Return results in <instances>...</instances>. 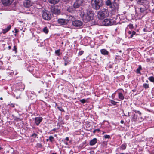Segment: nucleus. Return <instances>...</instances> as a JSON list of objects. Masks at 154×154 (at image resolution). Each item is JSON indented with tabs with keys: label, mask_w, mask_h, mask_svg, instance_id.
<instances>
[{
	"label": "nucleus",
	"mask_w": 154,
	"mask_h": 154,
	"mask_svg": "<svg viewBox=\"0 0 154 154\" xmlns=\"http://www.w3.org/2000/svg\"><path fill=\"white\" fill-rule=\"evenodd\" d=\"M103 4V0H94L92 7L94 9L97 10L99 9Z\"/></svg>",
	"instance_id": "nucleus-3"
},
{
	"label": "nucleus",
	"mask_w": 154,
	"mask_h": 154,
	"mask_svg": "<svg viewBox=\"0 0 154 154\" xmlns=\"http://www.w3.org/2000/svg\"><path fill=\"white\" fill-rule=\"evenodd\" d=\"M2 64V61H0V64Z\"/></svg>",
	"instance_id": "nucleus-54"
},
{
	"label": "nucleus",
	"mask_w": 154,
	"mask_h": 154,
	"mask_svg": "<svg viewBox=\"0 0 154 154\" xmlns=\"http://www.w3.org/2000/svg\"><path fill=\"white\" fill-rule=\"evenodd\" d=\"M24 88H22V90H23L24 89Z\"/></svg>",
	"instance_id": "nucleus-61"
},
{
	"label": "nucleus",
	"mask_w": 154,
	"mask_h": 154,
	"mask_svg": "<svg viewBox=\"0 0 154 154\" xmlns=\"http://www.w3.org/2000/svg\"><path fill=\"white\" fill-rule=\"evenodd\" d=\"M0 100H3V98H2V97H1V98H0Z\"/></svg>",
	"instance_id": "nucleus-56"
},
{
	"label": "nucleus",
	"mask_w": 154,
	"mask_h": 154,
	"mask_svg": "<svg viewBox=\"0 0 154 154\" xmlns=\"http://www.w3.org/2000/svg\"><path fill=\"white\" fill-rule=\"evenodd\" d=\"M68 58V57H64L63 58L64 61V65L65 66H66L69 63L68 62L67 60Z\"/></svg>",
	"instance_id": "nucleus-25"
},
{
	"label": "nucleus",
	"mask_w": 154,
	"mask_h": 154,
	"mask_svg": "<svg viewBox=\"0 0 154 154\" xmlns=\"http://www.w3.org/2000/svg\"><path fill=\"white\" fill-rule=\"evenodd\" d=\"M111 103L112 104H113L114 105H116L117 103L116 102L112 100H111Z\"/></svg>",
	"instance_id": "nucleus-37"
},
{
	"label": "nucleus",
	"mask_w": 154,
	"mask_h": 154,
	"mask_svg": "<svg viewBox=\"0 0 154 154\" xmlns=\"http://www.w3.org/2000/svg\"><path fill=\"white\" fill-rule=\"evenodd\" d=\"M65 144L66 145H68V143L67 142H65Z\"/></svg>",
	"instance_id": "nucleus-52"
},
{
	"label": "nucleus",
	"mask_w": 154,
	"mask_h": 154,
	"mask_svg": "<svg viewBox=\"0 0 154 154\" xmlns=\"http://www.w3.org/2000/svg\"><path fill=\"white\" fill-rule=\"evenodd\" d=\"M15 30V32L14 33H15V35H16V33L19 32V30H18L17 29H16V28H15L14 29Z\"/></svg>",
	"instance_id": "nucleus-39"
},
{
	"label": "nucleus",
	"mask_w": 154,
	"mask_h": 154,
	"mask_svg": "<svg viewBox=\"0 0 154 154\" xmlns=\"http://www.w3.org/2000/svg\"><path fill=\"white\" fill-rule=\"evenodd\" d=\"M67 11L69 12L72 13L75 11V8L72 6H69L67 8Z\"/></svg>",
	"instance_id": "nucleus-17"
},
{
	"label": "nucleus",
	"mask_w": 154,
	"mask_h": 154,
	"mask_svg": "<svg viewBox=\"0 0 154 154\" xmlns=\"http://www.w3.org/2000/svg\"><path fill=\"white\" fill-rule=\"evenodd\" d=\"M143 87L145 89L148 88L149 87V85L146 83H144L143 85Z\"/></svg>",
	"instance_id": "nucleus-31"
},
{
	"label": "nucleus",
	"mask_w": 154,
	"mask_h": 154,
	"mask_svg": "<svg viewBox=\"0 0 154 154\" xmlns=\"http://www.w3.org/2000/svg\"><path fill=\"white\" fill-rule=\"evenodd\" d=\"M132 34L134 35H135L136 34V33L135 31H133L132 32Z\"/></svg>",
	"instance_id": "nucleus-45"
},
{
	"label": "nucleus",
	"mask_w": 154,
	"mask_h": 154,
	"mask_svg": "<svg viewBox=\"0 0 154 154\" xmlns=\"http://www.w3.org/2000/svg\"><path fill=\"white\" fill-rule=\"evenodd\" d=\"M84 53V51H80L78 53V56H80L82 55Z\"/></svg>",
	"instance_id": "nucleus-33"
},
{
	"label": "nucleus",
	"mask_w": 154,
	"mask_h": 154,
	"mask_svg": "<svg viewBox=\"0 0 154 154\" xmlns=\"http://www.w3.org/2000/svg\"><path fill=\"white\" fill-rule=\"evenodd\" d=\"M69 22V20L64 19H59L57 20L58 23L61 25L67 24Z\"/></svg>",
	"instance_id": "nucleus-10"
},
{
	"label": "nucleus",
	"mask_w": 154,
	"mask_h": 154,
	"mask_svg": "<svg viewBox=\"0 0 154 154\" xmlns=\"http://www.w3.org/2000/svg\"><path fill=\"white\" fill-rule=\"evenodd\" d=\"M128 33L129 34H132V32H131V31H129L128 32Z\"/></svg>",
	"instance_id": "nucleus-49"
},
{
	"label": "nucleus",
	"mask_w": 154,
	"mask_h": 154,
	"mask_svg": "<svg viewBox=\"0 0 154 154\" xmlns=\"http://www.w3.org/2000/svg\"><path fill=\"white\" fill-rule=\"evenodd\" d=\"M48 139H47V141H48Z\"/></svg>",
	"instance_id": "nucleus-63"
},
{
	"label": "nucleus",
	"mask_w": 154,
	"mask_h": 154,
	"mask_svg": "<svg viewBox=\"0 0 154 154\" xmlns=\"http://www.w3.org/2000/svg\"><path fill=\"white\" fill-rule=\"evenodd\" d=\"M109 15V12L107 9L103 8L99 11L97 14L98 18L100 20H103L107 17Z\"/></svg>",
	"instance_id": "nucleus-2"
},
{
	"label": "nucleus",
	"mask_w": 154,
	"mask_h": 154,
	"mask_svg": "<svg viewBox=\"0 0 154 154\" xmlns=\"http://www.w3.org/2000/svg\"><path fill=\"white\" fill-rule=\"evenodd\" d=\"M124 121L123 120H121V123L122 124H123L124 123Z\"/></svg>",
	"instance_id": "nucleus-51"
},
{
	"label": "nucleus",
	"mask_w": 154,
	"mask_h": 154,
	"mask_svg": "<svg viewBox=\"0 0 154 154\" xmlns=\"http://www.w3.org/2000/svg\"><path fill=\"white\" fill-rule=\"evenodd\" d=\"M105 138H109L110 137V136L108 135H105L104 136Z\"/></svg>",
	"instance_id": "nucleus-38"
},
{
	"label": "nucleus",
	"mask_w": 154,
	"mask_h": 154,
	"mask_svg": "<svg viewBox=\"0 0 154 154\" xmlns=\"http://www.w3.org/2000/svg\"><path fill=\"white\" fill-rule=\"evenodd\" d=\"M112 20L110 19H106L102 22L103 24L106 26H111L113 24H116V22L114 21L112 22Z\"/></svg>",
	"instance_id": "nucleus-6"
},
{
	"label": "nucleus",
	"mask_w": 154,
	"mask_h": 154,
	"mask_svg": "<svg viewBox=\"0 0 154 154\" xmlns=\"http://www.w3.org/2000/svg\"><path fill=\"white\" fill-rule=\"evenodd\" d=\"M134 112H135L136 113H138L140 115H141V113L139 111H137L136 110H134Z\"/></svg>",
	"instance_id": "nucleus-36"
},
{
	"label": "nucleus",
	"mask_w": 154,
	"mask_h": 154,
	"mask_svg": "<svg viewBox=\"0 0 154 154\" xmlns=\"http://www.w3.org/2000/svg\"><path fill=\"white\" fill-rule=\"evenodd\" d=\"M64 2L66 3L69 2L70 0H63Z\"/></svg>",
	"instance_id": "nucleus-43"
},
{
	"label": "nucleus",
	"mask_w": 154,
	"mask_h": 154,
	"mask_svg": "<svg viewBox=\"0 0 154 154\" xmlns=\"http://www.w3.org/2000/svg\"><path fill=\"white\" fill-rule=\"evenodd\" d=\"M146 9H146L140 8V11L141 13H143L145 15L146 14H147Z\"/></svg>",
	"instance_id": "nucleus-19"
},
{
	"label": "nucleus",
	"mask_w": 154,
	"mask_h": 154,
	"mask_svg": "<svg viewBox=\"0 0 154 154\" xmlns=\"http://www.w3.org/2000/svg\"><path fill=\"white\" fill-rule=\"evenodd\" d=\"M13 1V0H2V3L5 6L10 5Z\"/></svg>",
	"instance_id": "nucleus-11"
},
{
	"label": "nucleus",
	"mask_w": 154,
	"mask_h": 154,
	"mask_svg": "<svg viewBox=\"0 0 154 154\" xmlns=\"http://www.w3.org/2000/svg\"><path fill=\"white\" fill-rule=\"evenodd\" d=\"M126 145L125 143H124V144H122L121 145V146L120 147V149L122 150H124L126 149Z\"/></svg>",
	"instance_id": "nucleus-26"
},
{
	"label": "nucleus",
	"mask_w": 154,
	"mask_h": 154,
	"mask_svg": "<svg viewBox=\"0 0 154 154\" xmlns=\"http://www.w3.org/2000/svg\"><path fill=\"white\" fill-rule=\"evenodd\" d=\"M8 49L10 50L11 49V47L10 46H9L8 47Z\"/></svg>",
	"instance_id": "nucleus-50"
},
{
	"label": "nucleus",
	"mask_w": 154,
	"mask_h": 154,
	"mask_svg": "<svg viewBox=\"0 0 154 154\" xmlns=\"http://www.w3.org/2000/svg\"><path fill=\"white\" fill-rule=\"evenodd\" d=\"M22 29H23V28H22L21 29H20V30H22Z\"/></svg>",
	"instance_id": "nucleus-62"
},
{
	"label": "nucleus",
	"mask_w": 154,
	"mask_h": 154,
	"mask_svg": "<svg viewBox=\"0 0 154 154\" xmlns=\"http://www.w3.org/2000/svg\"><path fill=\"white\" fill-rule=\"evenodd\" d=\"M112 3L110 1V0H107L106 2V4L107 6H109V7L111 6Z\"/></svg>",
	"instance_id": "nucleus-24"
},
{
	"label": "nucleus",
	"mask_w": 154,
	"mask_h": 154,
	"mask_svg": "<svg viewBox=\"0 0 154 154\" xmlns=\"http://www.w3.org/2000/svg\"><path fill=\"white\" fill-rule=\"evenodd\" d=\"M52 154H56L54 153H52Z\"/></svg>",
	"instance_id": "nucleus-64"
},
{
	"label": "nucleus",
	"mask_w": 154,
	"mask_h": 154,
	"mask_svg": "<svg viewBox=\"0 0 154 154\" xmlns=\"http://www.w3.org/2000/svg\"><path fill=\"white\" fill-rule=\"evenodd\" d=\"M137 117L136 116L135 114H134L132 120L134 121H137Z\"/></svg>",
	"instance_id": "nucleus-32"
},
{
	"label": "nucleus",
	"mask_w": 154,
	"mask_h": 154,
	"mask_svg": "<svg viewBox=\"0 0 154 154\" xmlns=\"http://www.w3.org/2000/svg\"><path fill=\"white\" fill-rule=\"evenodd\" d=\"M41 117H37L35 118V122L36 125H38L42 120Z\"/></svg>",
	"instance_id": "nucleus-15"
},
{
	"label": "nucleus",
	"mask_w": 154,
	"mask_h": 154,
	"mask_svg": "<svg viewBox=\"0 0 154 154\" xmlns=\"http://www.w3.org/2000/svg\"><path fill=\"white\" fill-rule=\"evenodd\" d=\"M49 140L51 142H52L54 141V138L52 136H50L49 137Z\"/></svg>",
	"instance_id": "nucleus-30"
},
{
	"label": "nucleus",
	"mask_w": 154,
	"mask_h": 154,
	"mask_svg": "<svg viewBox=\"0 0 154 154\" xmlns=\"http://www.w3.org/2000/svg\"><path fill=\"white\" fill-rule=\"evenodd\" d=\"M24 2L23 5L26 8H29L32 5V2L30 0H25Z\"/></svg>",
	"instance_id": "nucleus-13"
},
{
	"label": "nucleus",
	"mask_w": 154,
	"mask_h": 154,
	"mask_svg": "<svg viewBox=\"0 0 154 154\" xmlns=\"http://www.w3.org/2000/svg\"><path fill=\"white\" fill-rule=\"evenodd\" d=\"M55 53L58 56H60L61 54L60 53V49H59L56 50L55 51Z\"/></svg>",
	"instance_id": "nucleus-23"
},
{
	"label": "nucleus",
	"mask_w": 154,
	"mask_h": 154,
	"mask_svg": "<svg viewBox=\"0 0 154 154\" xmlns=\"http://www.w3.org/2000/svg\"><path fill=\"white\" fill-rule=\"evenodd\" d=\"M57 108L60 110L61 111H64L63 109L61 107H58Z\"/></svg>",
	"instance_id": "nucleus-40"
},
{
	"label": "nucleus",
	"mask_w": 154,
	"mask_h": 154,
	"mask_svg": "<svg viewBox=\"0 0 154 154\" xmlns=\"http://www.w3.org/2000/svg\"><path fill=\"white\" fill-rule=\"evenodd\" d=\"M85 2L84 0H76L74 3L73 7L74 8H78Z\"/></svg>",
	"instance_id": "nucleus-7"
},
{
	"label": "nucleus",
	"mask_w": 154,
	"mask_h": 154,
	"mask_svg": "<svg viewBox=\"0 0 154 154\" xmlns=\"http://www.w3.org/2000/svg\"><path fill=\"white\" fill-rule=\"evenodd\" d=\"M43 31L45 33L47 34L49 32V30L47 27L46 26L43 29Z\"/></svg>",
	"instance_id": "nucleus-22"
},
{
	"label": "nucleus",
	"mask_w": 154,
	"mask_h": 154,
	"mask_svg": "<svg viewBox=\"0 0 154 154\" xmlns=\"http://www.w3.org/2000/svg\"><path fill=\"white\" fill-rule=\"evenodd\" d=\"M112 11H117L119 8V4L114 2L112 3L111 6L110 7Z\"/></svg>",
	"instance_id": "nucleus-8"
},
{
	"label": "nucleus",
	"mask_w": 154,
	"mask_h": 154,
	"mask_svg": "<svg viewBox=\"0 0 154 154\" xmlns=\"http://www.w3.org/2000/svg\"><path fill=\"white\" fill-rule=\"evenodd\" d=\"M133 35H133L132 34H131V35H130V37L131 38H133Z\"/></svg>",
	"instance_id": "nucleus-48"
},
{
	"label": "nucleus",
	"mask_w": 154,
	"mask_h": 154,
	"mask_svg": "<svg viewBox=\"0 0 154 154\" xmlns=\"http://www.w3.org/2000/svg\"><path fill=\"white\" fill-rule=\"evenodd\" d=\"M80 101L82 103H84L86 102V100L85 99L80 100Z\"/></svg>",
	"instance_id": "nucleus-34"
},
{
	"label": "nucleus",
	"mask_w": 154,
	"mask_h": 154,
	"mask_svg": "<svg viewBox=\"0 0 154 154\" xmlns=\"http://www.w3.org/2000/svg\"><path fill=\"white\" fill-rule=\"evenodd\" d=\"M149 1L147 0H145L142 2V4H140V5H143L146 8L148 9L149 8Z\"/></svg>",
	"instance_id": "nucleus-12"
},
{
	"label": "nucleus",
	"mask_w": 154,
	"mask_h": 154,
	"mask_svg": "<svg viewBox=\"0 0 154 154\" xmlns=\"http://www.w3.org/2000/svg\"><path fill=\"white\" fill-rule=\"evenodd\" d=\"M94 17V12L91 10H88L86 13L83 14L82 18L85 22L92 20Z\"/></svg>",
	"instance_id": "nucleus-1"
},
{
	"label": "nucleus",
	"mask_w": 154,
	"mask_h": 154,
	"mask_svg": "<svg viewBox=\"0 0 154 154\" xmlns=\"http://www.w3.org/2000/svg\"><path fill=\"white\" fill-rule=\"evenodd\" d=\"M10 106H11L12 107H14V105L13 104H11L10 105Z\"/></svg>",
	"instance_id": "nucleus-46"
},
{
	"label": "nucleus",
	"mask_w": 154,
	"mask_h": 154,
	"mask_svg": "<svg viewBox=\"0 0 154 154\" xmlns=\"http://www.w3.org/2000/svg\"><path fill=\"white\" fill-rule=\"evenodd\" d=\"M37 146L38 147H41L42 146V145L40 143H38L37 144Z\"/></svg>",
	"instance_id": "nucleus-44"
},
{
	"label": "nucleus",
	"mask_w": 154,
	"mask_h": 154,
	"mask_svg": "<svg viewBox=\"0 0 154 154\" xmlns=\"http://www.w3.org/2000/svg\"><path fill=\"white\" fill-rule=\"evenodd\" d=\"M42 16L43 19L47 20H50L51 17L50 12L48 11H43L42 13Z\"/></svg>",
	"instance_id": "nucleus-4"
},
{
	"label": "nucleus",
	"mask_w": 154,
	"mask_h": 154,
	"mask_svg": "<svg viewBox=\"0 0 154 154\" xmlns=\"http://www.w3.org/2000/svg\"><path fill=\"white\" fill-rule=\"evenodd\" d=\"M51 12L54 14L59 15L60 13V11L59 7L57 6H52L51 8Z\"/></svg>",
	"instance_id": "nucleus-5"
},
{
	"label": "nucleus",
	"mask_w": 154,
	"mask_h": 154,
	"mask_svg": "<svg viewBox=\"0 0 154 154\" xmlns=\"http://www.w3.org/2000/svg\"><path fill=\"white\" fill-rule=\"evenodd\" d=\"M148 79L152 82H154V77H150L148 78Z\"/></svg>",
	"instance_id": "nucleus-29"
},
{
	"label": "nucleus",
	"mask_w": 154,
	"mask_h": 154,
	"mask_svg": "<svg viewBox=\"0 0 154 154\" xmlns=\"http://www.w3.org/2000/svg\"><path fill=\"white\" fill-rule=\"evenodd\" d=\"M13 51L15 52V53H16L17 52V47L14 45L13 47V48L12 49Z\"/></svg>",
	"instance_id": "nucleus-27"
},
{
	"label": "nucleus",
	"mask_w": 154,
	"mask_h": 154,
	"mask_svg": "<svg viewBox=\"0 0 154 154\" xmlns=\"http://www.w3.org/2000/svg\"><path fill=\"white\" fill-rule=\"evenodd\" d=\"M100 52H101V53L103 55H108L109 56H110V55H109V52L105 49H101L100 50Z\"/></svg>",
	"instance_id": "nucleus-14"
},
{
	"label": "nucleus",
	"mask_w": 154,
	"mask_h": 154,
	"mask_svg": "<svg viewBox=\"0 0 154 154\" xmlns=\"http://www.w3.org/2000/svg\"><path fill=\"white\" fill-rule=\"evenodd\" d=\"M82 24L83 22L79 20H75L72 22V25L75 27H80Z\"/></svg>",
	"instance_id": "nucleus-9"
},
{
	"label": "nucleus",
	"mask_w": 154,
	"mask_h": 154,
	"mask_svg": "<svg viewBox=\"0 0 154 154\" xmlns=\"http://www.w3.org/2000/svg\"><path fill=\"white\" fill-rule=\"evenodd\" d=\"M118 97L120 100H123L124 98V96L122 93L119 92L118 93Z\"/></svg>",
	"instance_id": "nucleus-21"
},
{
	"label": "nucleus",
	"mask_w": 154,
	"mask_h": 154,
	"mask_svg": "<svg viewBox=\"0 0 154 154\" xmlns=\"http://www.w3.org/2000/svg\"><path fill=\"white\" fill-rule=\"evenodd\" d=\"M65 140H67V141H68L69 140V138L68 137H66L65 138Z\"/></svg>",
	"instance_id": "nucleus-47"
},
{
	"label": "nucleus",
	"mask_w": 154,
	"mask_h": 154,
	"mask_svg": "<svg viewBox=\"0 0 154 154\" xmlns=\"http://www.w3.org/2000/svg\"><path fill=\"white\" fill-rule=\"evenodd\" d=\"M145 30H146V29L144 28V30H144V31H145Z\"/></svg>",
	"instance_id": "nucleus-59"
},
{
	"label": "nucleus",
	"mask_w": 154,
	"mask_h": 154,
	"mask_svg": "<svg viewBox=\"0 0 154 154\" xmlns=\"http://www.w3.org/2000/svg\"><path fill=\"white\" fill-rule=\"evenodd\" d=\"M11 27V26L9 25L6 29H3L2 30V33L4 34H5L10 29Z\"/></svg>",
	"instance_id": "nucleus-16"
},
{
	"label": "nucleus",
	"mask_w": 154,
	"mask_h": 154,
	"mask_svg": "<svg viewBox=\"0 0 154 154\" xmlns=\"http://www.w3.org/2000/svg\"><path fill=\"white\" fill-rule=\"evenodd\" d=\"M142 70V68H138L136 71V72L137 73L141 74L140 71Z\"/></svg>",
	"instance_id": "nucleus-28"
},
{
	"label": "nucleus",
	"mask_w": 154,
	"mask_h": 154,
	"mask_svg": "<svg viewBox=\"0 0 154 154\" xmlns=\"http://www.w3.org/2000/svg\"><path fill=\"white\" fill-rule=\"evenodd\" d=\"M54 136L55 137H57V134H55Z\"/></svg>",
	"instance_id": "nucleus-57"
},
{
	"label": "nucleus",
	"mask_w": 154,
	"mask_h": 154,
	"mask_svg": "<svg viewBox=\"0 0 154 154\" xmlns=\"http://www.w3.org/2000/svg\"><path fill=\"white\" fill-rule=\"evenodd\" d=\"M149 60H150V59H147V61H149Z\"/></svg>",
	"instance_id": "nucleus-53"
},
{
	"label": "nucleus",
	"mask_w": 154,
	"mask_h": 154,
	"mask_svg": "<svg viewBox=\"0 0 154 154\" xmlns=\"http://www.w3.org/2000/svg\"><path fill=\"white\" fill-rule=\"evenodd\" d=\"M128 27L130 29H132L133 28V25L131 24L129 25Z\"/></svg>",
	"instance_id": "nucleus-35"
},
{
	"label": "nucleus",
	"mask_w": 154,
	"mask_h": 154,
	"mask_svg": "<svg viewBox=\"0 0 154 154\" xmlns=\"http://www.w3.org/2000/svg\"><path fill=\"white\" fill-rule=\"evenodd\" d=\"M119 52H120V53H121V52H122V51H121V50H120V51H119Z\"/></svg>",
	"instance_id": "nucleus-58"
},
{
	"label": "nucleus",
	"mask_w": 154,
	"mask_h": 154,
	"mask_svg": "<svg viewBox=\"0 0 154 154\" xmlns=\"http://www.w3.org/2000/svg\"><path fill=\"white\" fill-rule=\"evenodd\" d=\"M152 11H154V6L153 8H152Z\"/></svg>",
	"instance_id": "nucleus-55"
},
{
	"label": "nucleus",
	"mask_w": 154,
	"mask_h": 154,
	"mask_svg": "<svg viewBox=\"0 0 154 154\" xmlns=\"http://www.w3.org/2000/svg\"><path fill=\"white\" fill-rule=\"evenodd\" d=\"M60 0H48L49 2L51 4H56Z\"/></svg>",
	"instance_id": "nucleus-20"
},
{
	"label": "nucleus",
	"mask_w": 154,
	"mask_h": 154,
	"mask_svg": "<svg viewBox=\"0 0 154 154\" xmlns=\"http://www.w3.org/2000/svg\"><path fill=\"white\" fill-rule=\"evenodd\" d=\"M37 136V134H35V133H34V134H33L32 135V137H36V136Z\"/></svg>",
	"instance_id": "nucleus-42"
},
{
	"label": "nucleus",
	"mask_w": 154,
	"mask_h": 154,
	"mask_svg": "<svg viewBox=\"0 0 154 154\" xmlns=\"http://www.w3.org/2000/svg\"><path fill=\"white\" fill-rule=\"evenodd\" d=\"M69 19H71V20L73 21L74 19V17H73L72 16H69Z\"/></svg>",
	"instance_id": "nucleus-41"
},
{
	"label": "nucleus",
	"mask_w": 154,
	"mask_h": 154,
	"mask_svg": "<svg viewBox=\"0 0 154 154\" xmlns=\"http://www.w3.org/2000/svg\"><path fill=\"white\" fill-rule=\"evenodd\" d=\"M139 67L140 68L141 67L140 66H139Z\"/></svg>",
	"instance_id": "nucleus-60"
},
{
	"label": "nucleus",
	"mask_w": 154,
	"mask_h": 154,
	"mask_svg": "<svg viewBox=\"0 0 154 154\" xmlns=\"http://www.w3.org/2000/svg\"><path fill=\"white\" fill-rule=\"evenodd\" d=\"M97 142V139L94 138L91 140L90 142V145L91 146H93Z\"/></svg>",
	"instance_id": "nucleus-18"
}]
</instances>
